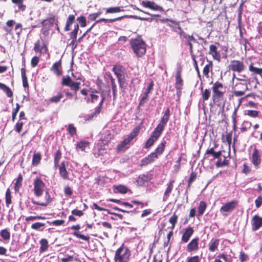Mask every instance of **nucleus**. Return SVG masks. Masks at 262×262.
Returning a JSON list of instances; mask_svg holds the SVG:
<instances>
[{
    "instance_id": "nucleus-29",
    "label": "nucleus",
    "mask_w": 262,
    "mask_h": 262,
    "mask_svg": "<svg viewBox=\"0 0 262 262\" xmlns=\"http://www.w3.org/2000/svg\"><path fill=\"white\" fill-rule=\"evenodd\" d=\"M0 89L5 92L8 97H11L13 95V93L9 88L5 84L0 82Z\"/></svg>"
},
{
    "instance_id": "nucleus-41",
    "label": "nucleus",
    "mask_w": 262,
    "mask_h": 262,
    "mask_svg": "<svg viewBox=\"0 0 262 262\" xmlns=\"http://www.w3.org/2000/svg\"><path fill=\"white\" fill-rule=\"evenodd\" d=\"M165 144H166V142L165 141L162 142L158 146V147L155 149V151L154 152H156L157 155H158V154H159V155L162 154L164 151Z\"/></svg>"
},
{
    "instance_id": "nucleus-23",
    "label": "nucleus",
    "mask_w": 262,
    "mask_h": 262,
    "mask_svg": "<svg viewBox=\"0 0 262 262\" xmlns=\"http://www.w3.org/2000/svg\"><path fill=\"white\" fill-rule=\"evenodd\" d=\"M172 183H173L172 181H170L167 184V188L164 193V196L163 198V201L164 202L167 200L168 196H169V194L170 193V192L172 191V189L173 188Z\"/></svg>"
},
{
    "instance_id": "nucleus-62",
    "label": "nucleus",
    "mask_w": 262,
    "mask_h": 262,
    "mask_svg": "<svg viewBox=\"0 0 262 262\" xmlns=\"http://www.w3.org/2000/svg\"><path fill=\"white\" fill-rule=\"evenodd\" d=\"M212 66L211 63L206 64L203 69V74L207 77H208V74L209 72L210 68Z\"/></svg>"
},
{
    "instance_id": "nucleus-43",
    "label": "nucleus",
    "mask_w": 262,
    "mask_h": 262,
    "mask_svg": "<svg viewBox=\"0 0 262 262\" xmlns=\"http://www.w3.org/2000/svg\"><path fill=\"white\" fill-rule=\"evenodd\" d=\"M72 81H73L72 80L71 77L69 76H67L66 77H63L61 84L62 85L69 86Z\"/></svg>"
},
{
    "instance_id": "nucleus-24",
    "label": "nucleus",
    "mask_w": 262,
    "mask_h": 262,
    "mask_svg": "<svg viewBox=\"0 0 262 262\" xmlns=\"http://www.w3.org/2000/svg\"><path fill=\"white\" fill-rule=\"evenodd\" d=\"M61 66L60 61H57L55 62L51 69V70L53 71L57 76H59L61 75V72L59 71V68Z\"/></svg>"
},
{
    "instance_id": "nucleus-55",
    "label": "nucleus",
    "mask_w": 262,
    "mask_h": 262,
    "mask_svg": "<svg viewBox=\"0 0 262 262\" xmlns=\"http://www.w3.org/2000/svg\"><path fill=\"white\" fill-rule=\"evenodd\" d=\"M80 84V82L72 81V82L71 83V84L69 86L71 88V89L72 90H73L74 91H77L80 88V87H79Z\"/></svg>"
},
{
    "instance_id": "nucleus-1",
    "label": "nucleus",
    "mask_w": 262,
    "mask_h": 262,
    "mask_svg": "<svg viewBox=\"0 0 262 262\" xmlns=\"http://www.w3.org/2000/svg\"><path fill=\"white\" fill-rule=\"evenodd\" d=\"M130 45L134 52L138 57H142L146 51V45L140 35L130 40Z\"/></svg>"
},
{
    "instance_id": "nucleus-50",
    "label": "nucleus",
    "mask_w": 262,
    "mask_h": 262,
    "mask_svg": "<svg viewBox=\"0 0 262 262\" xmlns=\"http://www.w3.org/2000/svg\"><path fill=\"white\" fill-rule=\"evenodd\" d=\"M115 189L117 190V191L121 193H126L127 191V188L123 185L116 186Z\"/></svg>"
},
{
    "instance_id": "nucleus-27",
    "label": "nucleus",
    "mask_w": 262,
    "mask_h": 262,
    "mask_svg": "<svg viewBox=\"0 0 262 262\" xmlns=\"http://www.w3.org/2000/svg\"><path fill=\"white\" fill-rule=\"evenodd\" d=\"M75 15H70L67 20L66 25L64 28V30L66 31H68L70 30V27L73 23L75 20Z\"/></svg>"
},
{
    "instance_id": "nucleus-8",
    "label": "nucleus",
    "mask_w": 262,
    "mask_h": 262,
    "mask_svg": "<svg viewBox=\"0 0 262 262\" xmlns=\"http://www.w3.org/2000/svg\"><path fill=\"white\" fill-rule=\"evenodd\" d=\"M34 50L36 53H39L40 54L47 53L48 48L42 37H41L40 39L35 43Z\"/></svg>"
},
{
    "instance_id": "nucleus-37",
    "label": "nucleus",
    "mask_w": 262,
    "mask_h": 262,
    "mask_svg": "<svg viewBox=\"0 0 262 262\" xmlns=\"http://www.w3.org/2000/svg\"><path fill=\"white\" fill-rule=\"evenodd\" d=\"M12 2L17 5L19 10H25L26 6L23 4V0H11Z\"/></svg>"
},
{
    "instance_id": "nucleus-44",
    "label": "nucleus",
    "mask_w": 262,
    "mask_h": 262,
    "mask_svg": "<svg viewBox=\"0 0 262 262\" xmlns=\"http://www.w3.org/2000/svg\"><path fill=\"white\" fill-rule=\"evenodd\" d=\"M101 101L99 103V106L98 107H97L95 112V113L93 114V115H92V116H91V118H92L93 117L96 116V115L98 114L100 112V110H101V107L102 106V105L104 102V97L103 96V95L101 94Z\"/></svg>"
},
{
    "instance_id": "nucleus-58",
    "label": "nucleus",
    "mask_w": 262,
    "mask_h": 262,
    "mask_svg": "<svg viewBox=\"0 0 262 262\" xmlns=\"http://www.w3.org/2000/svg\"><path fill=\"white\" fill-rule=\"evenodd\" d=\"M73 234L77 237L82 239L84 241H89L90 239V237L89 236H85L84 235L80 234L76 231L74 232Z\"/></svg>"
},
{
    "instance_id": "nucleus-25",
    "label": "nucleus",
    "mask_w": 262,
    "mask_h": 262,
    "mask_svg": "<svg viewBox=\"0 0 262 262\" xmlns=\"http://www.w3.org/2000/svg\"><path fill=\"white\" fill-rule=\"evenodd\" d=\"M108 76L109 77V78L111 80V81L113 94V99L115 100V99H116V97H117V85L115 83V79L113 78V77L111 75V74H109L108 75Z\"/></svg>"
},
{
    "instance_id": "nucleus-38",
    "label": "nucleus",
    "mask_w": 262,
    "mask_h": 262,
    "mask_svg": "<svg viewBox=\"0 0 262 262\" xmlns=\"http://www.w3.org/2000/svg\"><path fill=\"white\" fill-rule=\"evenodd\" d=\"M122 11L120 7H110L106 9V13H118Z\"/></svg>"
},
{
    "instance_id": "nucleus-13",
    "label": "nucleus",
    "mask_w": 262,
    "mask_h": 262,
    "mask_svg": "<svg viewBox=\"0 0 262 262\" xmlns=\"http://www.w3.org/2000/svg\"><path fill=\"white\" fill-rule=\"evenodd\" d=\"M33 204L40 205L41 206H46L51 202V198L48 190H46L44 196V200L41 202H37L33 199L31 200Z\"/></svg>"
},
{
    "instance_id": "nucleus-20",
    "label": "nucleus",
    "mask_w": 262,
    "mask_h": 262,
    "mask_svg": "<svg viewBox=\"0 0 262 262\" xmlns=\"http://www.w3.org/2000/svg\"><path fill=\"white\" fill-rule=\"evenodd\" d=\"M181 68H179L177 71L176 76V88L177 89H181V85L182 84V80L181 78Z\"/></svg>"
},
{
    "instance_id": "nucleus-6",
    "label": "nucleus",
    "mask_w": 262,
    "mask_h": 262,
    "mask_svg": "<svg viewBox=\"0 0 262 262\" xmlns=\"http://www.w3.org/2000/svg\"><path fill=\"white\" fill-rule=\"evenodd\" d=\"M237 205L236 201H232L225 204L220 210V213L224 216H227V212H231Z\"/></svg>"
},
{
    "instance_id": "nucleus-42",
    "label": "nucleus",
    "mask_w": 262,
    "mask_h": 262,
    "mask_svg": "<svg viewBox=\"0 0 262 262\" xmlns=\"http://www.w3.org/2000/svg\"><path fill=\"white\" fill-rule=\"evenodd\" d=\"M124 16H120L118 17H116L112 19H105V18H101L99 20H97V22L99 23L101 21H104L105 23H113L117 20H119L122 19Z\"/></svg>"
},
{
    "instance_id": "nucleus-3",
    "label": "nucleus",
    "mask_w": 262,
    "mask_h": 262,
    "mask_svg": "<svg viewBox=\"0 0 262 262\" xmlns=\"http://www.w3.org/2000/svg\"><path fill=\"white\" fill-rule=\"evenodd\" d=\"M130 251L127 247L122 244L115 252V262H128L130 256Z\"/></svg>"
},
{
    "instance_id": "nucleus-2",
    "label": "nucleus",
    "mask_w": 262,
    "mask_h": 262,
    "mask_svg": "<svg viewBox=\"0 0 262 262\" xmlns=\"http://www.w3.org/2000/svg\"><path fill=\"white\" fill-rule=\"evenodd\" d=\"M113 71L117 77L121 92L124 93L127 84L126 82L124 76V68L120 65H115L114 66L113 68Z\"/></svg>"
},
{
    "instance_id": "nucleus-21",
    "label": "nucleus",
    "mask_w": 262,
    "mask_h": 262,
    "mask_svg": "<svg viewBox=\"0 0 262 262\" xmlns=\"http://www.w3.org/2000/svg\"><path fill=\"white\" fill-rule=\"evenodd\" d=\"M77 34H71L70 39L71 41L70 45H72L74 48H75L77 47V43L80 42L85 35V34H83L82 36L80 37L77 40Z\"/></svg>"
},
{
    "instance_id": "nucleus-15",
    "label": "nucleus",
    "mask_w": 262,
    "mask_h": 262,
    "mask_svg": "<svg viewBox=\"0 0 262 262\" xmlns=\"http://www.w3.org/2000/svg\"><path fill=\"white\" fill-rule=\"evenodd\" d=\"M154 83L151 82L148 85L146 91L144 94V96L142 97L139 102V106H142L147 102L148 94L150 91L153 89Z\"/></svg>"
},
{
    "instance_id": "nucleus-26",
    "label": "nucleus",
    "mask_w": 262,
    "mask_h": 262,
    "mask_svg": "<svg viewBox=\"0 0 262 262\" xmlns=\"http://www.w3.org/2000/svg\"><path fill=\"white\" fill-rule=\"evenodd\" d=\"M219 244V240L212 239L209 244V250L211 252H214L217 248Z\"/></svg>"
},
{
    "instance_id": "nucleus-12",
    "label": "nucleus",
    "mask_w": 262,
    "mask_h": 262,
    "mask_svg": "<svg viewBox=\"0 0 262 262\" xmlns=\"http://www.w3.org/2000/svg\"><path fill=\"white\" fill-rule=\"evenodd\" d=\"M251 224L252 230H257L262 226V217L258 215H255L252 219Z\"/></svg>"
},
{
    "instance_id": "nucleus-39",
    "label": "nucleus",
    "mask_w": 262,
    "mask_h": 262,
    "mask_svg": "<svg viewBox=\"0 0 262 262\" xmlns=\"http://www.w3.org/2000/svg\"><path fill=\"white\" fill-rule=\"evenodd\" d=\"M147 177L144 175L139 176L137 179V182L138 183V185L141 186L144 185L145 182H147Z\"/></svg>"
},
{
    "instance_id": "nucleus-11",
    "label": "nucleus",
    "mask_w": 262,
    "mask_h": 262,
    "mask_svg": "<svg viewBox=\"0 0 262 262\" xmlns=\"http://www.w3.org/2000/svg\"><path fill=\"white\" fill-rule=\"evenodd\" d=\"M230 69L233 71L240 73L244 70L245 66L243 62L239 60H234L231 62Z\"/></svg>"
},
{
    "instance_id": "nucleus-53",
    "label": "nucleus",
    "mask_w": 262,
    "mask_h": 262,
    "mask_svg": "<svg viewBox=\"0 0 262 262\" xmlns=\"http://www.w3.org/2000/svg\"><path fill=\"white\" fill-rule=\"evenodd\" d=\"M68 130L71 136H74L76 134V129L72 124L69 125Z\"/></svg>"
},
{
    "instance_id": "nucleus-54",
    "label": "nucleus",
    "mask_w": 262,
    "mask_h": 262,
    "mask_svg": "<svg viewBox=\"0 0 262 262\" xmlns=\"http://www.w3.org/2000/svg\"><path fill=\"white\" fill-rule=\"evenodd\" d=\"M149 9L155 11H163V9L162 7L156 4L154 2H152L150 8H149Z\"/></svg>"
},
{
    "instance_id": "nucleus-14",
    "label": "nucleus",
    "mask_w": 262,
    "mask_h": 262,
    "mask_svg": "<svg viewBox=\"0 0 262 262\" xmlns=\"http://www.w3.org/2000/svg\"><path fill=\"white\" fill-rule=\"evenodd\" d=\"M199 238H194L192 239L190 242L187 245L186 250L188 252L195 251L199 249Z\"/></svg>"
},
{
    "instance_id": "nucleus-64",
    "label": "nucleus",
    "mask_w": 262,
    "mask_h": 262,
    "mask_svg": "<svg viewBox=\"0 0 262 262\" xmlns=\"http://www.w3.org/2000/svg\"><path fill=\"white\" fill-rule=\"evenodd\" d=\"M255 206L259 208L262 205V196H259L255 201Z\"/></svg>"
},
{
    "instance_id": "nucleus-48",
    "label": "nucleus",
    "mask_w": 262,
    "mask_h": 262,
    "mask_svg": "<svg viewBox=\"0 0 262 262\" xmlns=\"http://www.w3.org/2000/svg\"><path fill=\"white\" fill-rule=\"evenodd\" d=\"M228 164V161L225 159L222 161L221 159H219L216 162L215 165L217 167H224Z\"/></svg>"
},
{
    "instance_id": "nucleus-17",
    "label": "nucleus",
    "mask_w": 262,
    "mask_h": 262,
    "mask_svg": "<svg viewBox=\"0 0 262 262\" xmlns=\"http://www.w3.org/2000/svg\"><path fill=\"white\" fill-rule=\"evenodd\" d=\"M158 158V156L156 152H152L147 157H145L142 160V164L143 165H146L152 162H153L156 159Z\"/></svg>"
},
{
    "instance_id": "nucleus-10",
    "label": "nucleus",
    "mask_w": 262,
    "mask_h": 262,
    "mask_svg": "<svg viewBox=\"0 0 262 262\" xmlns=\"http://www.w3.org/2000/svg\"><path fill=\"white\" fill-rule=\"evenodd\" d=\"M261 161V160L259 151L256 148H254L252 154L251 162L256 169L259 168Z\"/></svg>"
},
{
    "instance_id": "nucleus-16",
    "label": "nucleus",
    "mask_w": 262,
    "mask_h": 262,
    "mask_svg": "<svg viewBox=\"0 0 262 262\" xmlns=\"http://www.w3.org/2000/svg\"><path fill=\"white\" fill-rule=\"evenodd\" d=\"M59 174L63 179L70 180L69 173L66 168L65 162H62L59 167Z\"/></svg>"
},
{
    "instance_id": "nucleus-63",
    "label": "nucleus",
    "mask_w": 262,
    "mask_h": 262,
    "mask_svg": "<svg viewBox=\"0 0 262 262\" xmlns=\"http://www.w3.org/2000/svg\"><path fill=\"white\" fill-rule=\"evenodd\" d=\"M187 262H200V259L199 256H194L187 258Z\"/></svg>"
},
{
    "instance_id": "nucleus-51",
    "label": "nucleus",
    "mask_w": 262,
    "mask_h": 262,
    "mask_svg": "<svg viewBox=\"0 0 262 262\" xmlns=\"http://www.w3.org/2000/svg\"><path fill=\"white\" fill-rule=\"evenodd\" d=\"M81 27H84L86 26V18L83 16H81L77 18Z\"/></svg>"
},
{
    "instance_id": "nucleus-7",
    "label": "nucleus",
    "mask_w": 262,
    "mask_h": 262,
    "mask_svg": "<svg viewBox=\"0 0 262 262\" xmlns=\"http://www.w3.org/2000/svg\"><path fill=\"white\" fill-rule=\"evenodd\" d=\"M170 115V109L168 107L165 111L164 114L162 117L160 122L155 128L156 130H158L161 133L163 132L165 125L169 120Z\"/></svg>"
},
{
    "instance_id": "nucleus-28",
    "label": "nucleus",
    "mask_w": 262,
    "mask_h": 262,
    "mask_svg": "<svg viewBox=\"0 0 262 262\" xmlns=\"http://www.w3.org/2000/svg\"><path fill=\"white\" fill-rule=\"evenodd\" d=\"M41 160V155L39 152H35L33 154L32 158V165L36 166L40 162Z\"/></svg>"
},
{
    "instance_id": "nucleus-19",
    "label": "nucleus",
    "mask_w": 262,
    "mask_h": 262,
    "mask_svg": "<svg viewBox=\"0 0 262 262\" xmlns=\"http://www.w3.org/2000/svg\"><path fill=\"white\" fill-rule=\"evenodd\" d=\"M193 233V230L191 227L188 228L183 233L182 237V241L184 243H187Z\"/></svg>"
},
{
    "instance_id": "nucleus-35",
    "label": "nucleus",
    "mask_w": 262,
    "mask_h": 262,
    "mask_svg": "<svg viewBox=\"0 0 262 262\" xmlns=\"http://www.w3.org/2000/svg\"><path fill=\"white\" fill-rule=\"evenodd\" d=\"M206 208V204L204 201H201L198 207V214L199 215L201 216L203 214Z\"/></svg>"
},
{
    "instance_id": "nucleus-46",
    "label": "nucleus",
    "mask_w": 262,
    "mask_h": 262,
    "mask_svg": "<svg viewBox=\"0 0 262 262\" xmlns=\"http://www.w3.org/2000/svg\"><path fill=\"white\" fill-rule=\"evenodd\" d=\"M91 92L92 93L90 95L91 102L92 103H94L97 101L99 98V92H98V91H92Z\"/></svg>"
},
{
    "instance_id": "nucleus-61",
    "label": "nucleus",
    "mask_w": 262,
    "mask_h": 262,
    "mask_svg": "<svg viewBox=\"0 0 262 262\" xmlns=\"http://www.w3.org/2000/svg\"><path fill=\"white\" fill-rule=\"evenodd\" d=\"M210 96V92L208 89H205L202 93V97L204 100H207Z\"/></svg>"
},
{
    "instance_id": "nucleus-18",
    "label": "nucleus",
    "mask_w": 262,
    "mask_h": 262,
    "mask_svg": "<svg viewBox=\"0 0 262 262\" xmlns=\"http://www.w3.org/2000/svg\"><path fill=\"white\" fill-rule=\"evenodd\" d=\"M209 53L211 54L213 59L219 61L220 60V55L217 51V47L214 45H211L209 47Z\"/></svg>"
},
{
    "instance_id": "nucleus-45",
    "label": "nucleus",
    "mask_w": 262,
    "mask_h": 262,
    "mask_svg": "<svg viewBox=\"0 0 262 262\" xmlns=\"http://www.w3.org/2000/svg\"><path fill=\"white\" fill-rule=\"evenodd\" d=\"M63 95L61 93H59L57 96H53L50 99V101L53 103H57L59 102L62 98Z\"/></svg>"
},
{
    "instance_id": "nucleus-60",
    "label": "nucleus",
    "mask_w": 262,
    "mask_h": 262,
    "mask_svg": "<svg viewBox=\"0 0 262 262\" xmlns=\"http://www.w3.org/2000/svg\"><path fill=\"white\" fill-rule=\"evenodd\" d=\"M88 146V143L86 142H80L77 144V148L80 149L81 151H84L85 147Z\"/></svg>"
},
{
    "instance_id": "nucleus-4",
    "label": "nucleus",
    "mask_w": 262,
    "mask_h": 262,
    "mask_svg": "<svg viewBox=\"0 0 262 262\" xmlns=\"http://www.w3.org/2000/svg\"><path fill=\"white\" fill-rule=\"evenodd\" d=\"M223 87L222 83L218 81L216 82L212 86V99L214 103L217 105H220V100L224 95V93L220 91V89Z\"/></svg>"
},
{
    "instance_id": "nucleus-30",
    "label": "nucleus",
    "mask_w": 262,
    "mask_h": 262,
    "mask_svg": "<svg viewBox=\"0 0 262 262\" xmlns=\"http://www.w3.org/2000/svg\"><path fill=\"white\" fill-rule=\"evenodd\" d=\"M45 225V223L36 222L31 225V228L33 230L42 231Z\"/></svg>"
},
{
    "instance_id": "nucleus-5",
    "label": "nucleus",
    "mask_w": 262,
    "mask_h": 262,
    "mask_svg": "<svg viewBox=\"0 0 262 262\" xmlns=\"http://www.w3.org/2000/svg\"><path fill=\"white\" fill-rule=\"evenodd\" d=\"M34 193L37 197H40L43 194V191L46 188L45 183L38 178L34 179L33 182Z\"/></svg>"
},
{
    "instance_id": "nucleus-57",
    "label": "nucleus",
    "mask_w": 262,
    "mask_h": 262,
    "mask_svg": "<svg viewBox=\"0 0 262 262\" xmlns=\"http://www.w3.org/2000/svg\"><path fill=\"white\" fill-rule=\"evenodd\" d=\"M258 113L259 112L257 111L248 110L245 114L250 117L255 118L258 116Z\"/></svg>"
},
{
    "instance_id": "nucleus-49",
    "label": "nucleus",
    "mask_w": 262,
    "mask_h": 262,
    "mask_svg": "<svg viewBox=\"0 0 262 262\" xmlns=\"http://www.w3.org/2000/svg\"><path fill=\"white\" fill-rule=\"evenodd\" d=\"M45 219H46V217L45 216L37 215V216H28L26 218L25 220L26 222H29L31 221H34L36 220H45Z\"/></svg>"
},
{
    "instance_id": "nucleus-59",
    "label": "nucleus",
    "mask_w": 262,
    "mask_h": 262,
    "mask_svg": "<svg viewBox=\"0 0 262 262\" xmlns=\"http://www.w3.org/2000/svg\"><path fill=\"white\" fill-rule=\"evenodd\" d=\"M19 108H20V106H19V104L16 103V108L13 109V110L12 111V121L13 122H14L15 119L16 115H17L18 112L19 111Z\"/></svg>"
},
{
    "instance_id": "nucleus-32",
    "label": "nucleus",
    "mask_w": 262,
    "mask_h": 262,
    "mask_svg": "<svg viewBox=\"0 0 262 262\" xmlns=\"http://www.w3.org/2000/svg\"><path fill=\"white\" fill-rule=\"evenodd\" d=\"M40 251L41 252H44L48 249V242L46 239H41L40 241Z\"/></svg>"
},
{
    "instance_id": "nucleus-31",
    "label": "nucleus",
    "mask_w": 262,
    "mask_h": 262,
    "mask_svg": "<svg viewBox=\"0 0 262 262\" xmlns=\"http://www.w3.org/2000/svg\"><path fill=\"white\" fill-rule=\"evenodd\" d=\"M140 127L138 126L136 127L126 138L129 139V141L130 142L135 137L138 135Z\"/></svg>"
},
{
    "instance_id": "nucleus-52",
    "label": "nucleus",
    "mask_w": 262,
    "mask_h": 262,
    "mask_svg": "<svg viewBox=\"0 0 262 262\" xmlns=\"http://www.w3.org/2000/svg\"><path fill=\"white\" fill-rule=\"evenodd\" d=\"M14 24V21L13 20H9L6 23V27H5V30L7 32L11 31L12 28L13 27Z\"/></svg>"
},
{
    "instance_id": "nucleus-40",
    "label": "nucleus",
    "mask_w": 262,
    "mask_h": 262,
    "mask_svg": "<svg viewBox=\"0 0 262 262\" xmlns=\"http://www.w3.org/2000/svg\"><path fill=\"white\" fill-rule=\"evenodd\" d=\"M5 198L6 205L7 207H8L9 205L12 203L11 191L9 188H8L6 192Z\"/></svg>"
},
{
    "instance_id": "nucleus-47",
    "label": "nucleus",
    "mask_w": 262,
    "mask_h": 262,
    "mask_svg": "<svg viewBox=\"0 0 262 262\" xmlns=\"http://www.w3.org/2000/svg\"><path fill=\"white\" fill-rule=\"evenodd\" d=\"M178 216L175 214L172 215L169 219V222L171 224V229L173 230L174 228L175 225L177 222Z\"/></svg>"
},
{
    "instance_id": "nucleus-34",
    "label": "nucleus",
    "mask_w": 262,
    "mask_h": 262,
    "mask_svg": "<svg viewBox=\"0 0 262 262\" xmlns=\"http://www.w3.org/2000/svg\"><path fill=\"white\" fill-rule=\"evenodd\" d=\"M21 77H22L23 86L24 88H28V81H27V77L26 76V71L24 68H21Z\"/></svg>"
},
{
    "instance_id": "nucleus-56",
    "label": "nucleus",
    "mask_w": 262,
    "mask_h": 262,
    "mask_svg": "<svg viewBox=\"0 0 262 262\" xmlns=\"http://www.w3.org/2000/svg\"><path fill=\"white\" fill-rule=\"evenodd\" d=\"M61 154L59 150H58L56 152L55 156H54L55 166H57V165L59 162L60 159L61 158Z\"/></svg>"
},
{
    "instance_id": "nucleus-33",
    "label": "nucleus",
    "mask_w": 262,
    "mask_h": 262,
    "mask_svg": "<svg viewBox=\"0 0 262 262\" xmlns=\"http://www.w3.org/2000/svg\"><path fill=\"white\" fill-rule=\"evenodd\" d=\"M249 71L250 72H252L254 74H256L259 75L260 76L262 77V69L254 67L252 64H251L249 66Z\"/></svg>"
},
{
    "instance_id": "nucleus-9",
    "label": "nucleus",
    "mask_w": 262,
    "mask_h": 262,
    "mask_svg": "<svg viewBox=\"0 0 262 262\" xmlns=\"http://www.w3.org/2000/svg\"><path fill=\"white\" fill-rule=\"evenodd\" d=\"M161 133V132L156 130V129H155L150 138L146 141L145 145V148H148L151 147L154 144V142L157 141L160 136Z\"/></svg>"
},
{
    "instance_id": "nucleus-22",
    "label": "nucleus",
    "mask_w": 262,
    "mask_h": 262,
    "mask_svg": "<svg viewBox=\"0 0 262 262\" xmlns=\"http://www.w3.org/2000/svg\"><path fill=\"white\" fill-rule=\"evenodd\" d=\"M130 142L129 139L127 138L125 139L120 144H119L117 147V149L118 151H124L128 148V145Z\"/></svg>"
},
{
    "instance_id": "nucleus-36",
    "label": "nucleus",
    "mask_w": 262,
    "mask_h": 262,
    "mask_svg": "<svg viewBox=\"0 0 262 262\" xmlns=\"http://www.w3.org/2000/svg\"><path fill=\"white\" fill-rule=\"evenodd\" d=\"M0 235L6 241L9 240L10 238V233L7 229L1 230Z\"/></svg>"
}]
</instances>
